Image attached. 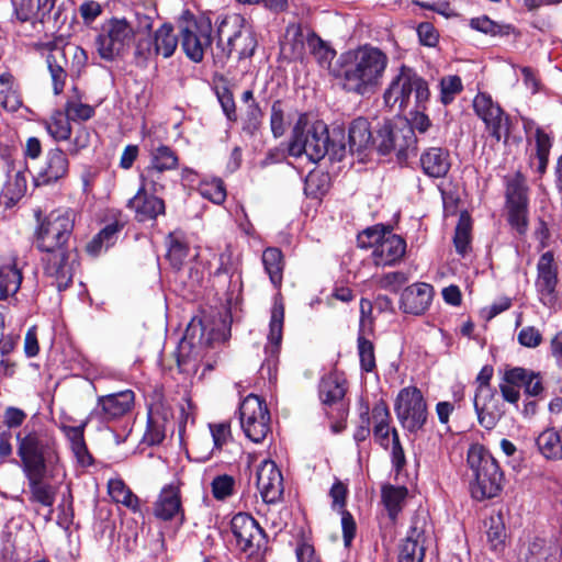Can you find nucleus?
Here are the masks:
<instances>
[{
    "mask_svg": "<svg viewBox=\"0 0 562 562\" xmlns=\"http://www.w3.org/2000/svg\"><path fill=\"white\" fill-rule=\"evenodd\" d=\"M180 44L184 54L194 63L202 61L212 43V24L207 18L184 14L179 21Z\"/></svg>",
    "mask_w": 562,
    "mask_h": 562,
    "instance_id": "obj_8",
    "label": "nucleus"
},
{
    "mask_svg": "<svg viewBox=\"0 0 562 562\" xmlns=\"http://www.w3.org/2000/svg\"><path fill=\"white\" fill-rule=\"evenodd\" d=\"M47 133L56 140H67L71 135L70 120L66 113L55 111L49 119L44 122Z\"/></svg>",
    "mask_w": 562,
    "mask_h": 562,
    "instance_id": "obj_48",
    "label": "nucleus"
},
{
    "mask_svg": "<svg viewBox=\"0 0 562 562\" xmlns=\"http://www.w3.org/2000/svg\"><path fill=\"white\" fill-rule=\"evenodd\" d=\"M432 286L418 282L407 286L401 295L400 308L406 314H424L432 300Z\"/></svg>",
    "mask_w": 562,
    "mask_h": 562,
    "instance_id": "obj_24",
    "label": "nucleus"
},
{
    "mask_svg": "<svg viewBox=\"0 0 562 562\" xmlns=\"http://www.w3.org/2000/svg\"><path fill=\"white\" fill-rule=\"evenodd\" d=\"M169 423V413L160 407L150 408L147 418V428L143 441L149 446L159 445L164 441Z\"/></svg>",
    "mask_w": 562,
    "mask_h": 562,
    "instance_id": "obj_31",
    "label": "nucleus"
},
{
    "mask_svg": "<svg viewBox=\"0 0 562 562\" xmlns=\"http://www.w3.org/2000/svg\"><path fill=\"white\" fill-rule=\"evenodd\" d=\"M135 405V393L132 390L100 395L89 419H99L104 423L121 419L132 412Z\"/></svg>",
    "mask_w": 562,
    "mask_h": 562,
    "instance_id": "obj_16",
    "label": "nucleus"
},
{
    "mask_svg": "<svg viewBox=\"0 0 562 562\" xmlns=\"http://www.w3.org/2000/svg\"><path fill=\"white\" fill-rule=\"evenodd\" d=\"M371 423L373 424V429L391 425V414L385 402L379 401L374 404L370 413Z\"/></svg>",
    "mask_w": 562,
    "mask_h": 562,
    "instance_id": "obj_61",
    "label": "nucleus"
},
{
    "mask_svg": "<svg viewBox=\"0 0 562 562\" xmlns=\"http://www.w3.org/2000/svg\"><path fill=\"white\" fill-rule=\"evenodd\" d=\"M361 248H373L372 260L376 267L394 266L406 252V241L383 225L368 227L358 236Z\"/></svg>",
    "mask_w": 562,
    "mask_h": 562,
    "instance_id": "obj_7",
    "label": "nucleus"
},
{
    "mask_svg": "<svg viewBox=\"0 0 562 562\" xmlns=\"http://www.w3.org/2000/svg\"><path fill=\"white\" fill-rule=\"evenodd\" d=\"M89 417L79 426H63L61 430L70 442V449L75 454L78 463L83 467L92 464V457L88 451L85 440V429L88 425Z\"/></svg>",
    "mask_w": 562,
    "mask_h": 562,
    "instance_id": "obj_32",
    "label": "nucleus"
},
{
    "mask_svg": "<svg viewBox=\"0 0 562 562\" xmlns=\"http://www.w3.org/2000/svg\"><path fill=\"white\" fill-rule=\"evenodd\" d=\"M390 134L393 136V143H389V148L397 151L398 155L405 154L409 148L415 146V133L408 122L384 124V135L387 136Z\"/></svg>",
    "mask_w": 562,
    "mask_h": 562,
    "instance_id": "obj_35",
    "label": "nucleus"
},
{
    "mask_svg": "<svg viewBox=\"0 0 562 562\" xmlns=\"http://www.w3.org/2000/svg\"><path fill=\"white\" fill-rule=\"evenodd\" d=\"M536 445L547 460H562V429H544L536 438Z\"/></svg>",
    "mask_w": 562,
    "mask_h": 562,
    "instance_id": "obj_36",
    "label": "nucleus"
},
{
    "mask_svg": "<svg viewBox=\"0 0 562 562\" xmlns=\"http://www.w3.org/2000/svg\"><path fill=\"white\" fill-rule=\"evenodd\" d=\"M108 493L115 503L122 504L133 513H140V499L122 479L109 480Z\"/></svg>",
    "mask_w": 562,
    "mask_h": 562,
    "instance_id": "obj_39",
    "label": "nucleus"
},
{
    "mask_svg": "<svg viewBox=\"0 0 562 562\" xmlns=\"http://www.w3.org/2000/svg\"><path fill=\"white\" fill-rule=\"evenodd\" d=\"M179 38L173 32L171 24H162L154 33V53L169 58L177 49Z\"/></svg>",
    "mask_w": 562,
    "mask_h": 562,
    "instance_id": "obj_43",
    "label": "nucleus"
},
{
    "mask_svg": "<svg viewBox=\"0 0 562 562\" xmlns=\"http://www.w3.org/2000/svg\"><path fill=\"white\" fill-rule=\"evenodd\" d=\"M25 419L26 413L24 411L14 406H9L3 413L4 429H9L11 431L12 429L22 426Z\"/></svg>",
    "mask_w": 562,
    "mask_h": 562,
    "instance_id": "obj_63",
    "label": "nucleus"
},
{
    "mask_svg": "<svg viewBox=\"0 0 562 562\" xmlns=\"http://www.w3.org/2000/svg\"><path fill=\"white\" fill-rule=\"evenodd\" d=\"M473 406L479 424L485 429H493L503 415L502 404L494 387L475 390Z\"/></svg>",
    "mask_w": 562,
    "mask_h": 562,
    "instance_id": "obj_21",
    "label": "nucleus"
},
{
    "mask_svg": "<svg viewBox=\"0 0 562 562\" xmlns=\"http://www.w3.org/2000/svg\"><path fill=\"white\" fill-rule=\"evenodd\" d=\"M211 487L214 498L217 501H224L233 495L235 488V480L233 476L227 474L217 475L213 479Z\"/></svg>",
    "mask_w": 562,
    "mask_h": 562,
    "instance_id": "obj_58",
    "label": "nucleus"
},
{
    "mask_svg": "<svg viewBox=\"0 0 562 562\" xmlns=\"http://www.w3.org/2000/svg\"><path fill=\"white\" fill-rule=\"evenodd\" d=\"M463 90V83L459 76L448 75L439 80V99L443 105L452 103Z\"/></svg>",
    "mask_w": 562,
    "mask_h": 562,
    "instance_id": "obj_50",
    "label": "nucleus"
},
{
    "mask_svg": "<svg viewBox=\"0 0 562 562\" xmlns=\"http://www.w3.org/2000/svg\"><path fill=\"white\" fill-rule=\"evenodd\" d=\"M468 464L472 498L481 502L496 497L503 488L504 475L493 456L482 446H472L468 452Z\"/></svg>",
    "mask_w": 562,
    "mask_h": 562,
    "instance_id": "obj_5",
    "label": "nucleus"
},
{
    "mask_svg": "<svg viewBox=\"0 0 562 562\" xmlns=\"http://www.w3.org/2000/svg\"><path fill=\"white\" fill-rule=\"evenodd\" d=\"M123 225L115 222L106 225L91 241L87 244V251L91 256H98L103 249H108L115 244L117 235Z\"/></svg>",
    "mask_w": 562,
    "mask_h": 562,
    "instance_id": "obj_46",
    "label": "nucleus"
},
{
    "mask_svg": "<svg viewBox=\"0 0 562 562\" xmlns=\"http://www.w3.org/2000/svg\"><path fill=\"white\" fill-rule=\"evenodd\" d=\"M214 448L221 450L227 442L232 440L229 423H220L210 425Z\"/></svg>",
    "mask_w": 562,
    "mask_h": 562,
    "instance_id": "obj_62",
    "label": "nucleus"
},
{
    "mask_svg": "<svg viewBox=\"0 0 562 562\" xmlns=\"http://www.w3.org/2000/svg\"><path fill=\"white\" fill-rule=\"evenodd\" d=\"M394 411L401 426L412 434L422 430L428 418L426 400L416 386H407L400 391Z\"/></svg>",
    "mask_w": 562,
    "mask_h": 562,
    "instance_id": "obj_12",
    "label": "nucleus"
},
{
    "mask_svg": "<svg viewBox=\"0 0 562 562\" xmlns=\"http://www.w3.org/2000/svg\"><path fill=\"white\" fill-rule=\"evenodd\" d=\"M406 496L407 488L404 486L386 485L382 488V501L392 519H395L401 512Z\"/></svg>",
    "mask_w": 562,
    "mask_h": 562,
    "instance_id": "obj_49",
    "label": "nucleus"
},
{
    "mask_svg": "<svg viewBox=\"0 0 562 562\" xmlns=\"http://www.w3.org/2000/svg\"><path fill=\"white\" fill-rule=\"evenodd\" d=\"M134 29L126 19L112 18L105 21L95 38V48L104 60H113L123 54L134 38Z\"/></svg>",
    "mask_w": 562,
    "mask_h": 562,
    "instance_id": "obj_10",
    "label": "nucleus"
},
{
    "mask_svg": "<svg viewBox=\"0 0 562 562\" xmlns=\"http://www.w3.org/2000/svg\"><path fill=\"white\" fill-rule=\"evenodd\" d=\"M283 319H284V306L282 303H274L271 311V319L269 324V346L266 347L267 351L274 353L279 350V347L282 341V330H283Z\"/></svg>",
    "mask_w": 562,
    "mask_h": 562,
    "instance_id": "obj_47",
    "label": "nucleus"
},
{
    "mask_svg": "<svg viewBox=\"0 0 562 562\" xmlns=\"http://www.w3.org/2000/svg\"><path fill=\"white\" fill-rule=\"evenodd\" d=\"M167 259L179 269L189 255V245L181 231L171 232L167 237Z\"/></svg>",
    "mask_w": 562,
    "mask_h": 562,
    "instance_id": "obj_44",
    "label": "nucleus"
},
{
    "mask_svg": "<svg viewBox=\"0 0 562 562\" xmlns=\"http://www.w3.org/2000/svg\"><path fill=\"white\" fill-rule=\"evenodd\" d=\"M412 94L415 108L426 109L430 99L428 82L413 68L402 65L384 90L383 101L389 108L397 105L401 111H405L409 106Z\"/></svg>",
    "mask_w": 562,
    "mask_h": 562,
    "instance_id": "obj_6",
    "label": "nucleus"
},
{
    "mask_svg": "<svg viewBox=\"0 0 562 562\" xmlns=\"http://www.w3.org/2000/svg\"><path fill=\"white\" fill-rule=\"evenodd\" d=\"M149 165L164 171L176 170L179 167V156L165 144L151 142L148 148Z\"/></svg>",
    "mask_w": 562,
    "mask_h": 562,
    "instance_id": "obj_40",
    "label": "nucleus"
},
{
    "mask_svg": "<svg viewBox=\"0 0 562 562\" xmlns=\"http://www.w3.org/2000/svg\"><path fill=\"white\" fill-rule=\"evenodd\" d=\"M295 554L297 562H321L315 553L314 546L306 538L300 539L297 542Z\"/></svg>",
    "mask_w": 562,
    "mask_h": 562,
    "instance_id": "obj_64",
    "label": "nucleus"
},
{
    "mask_svg": "<svg viewBox=\"0 0 562 562\" xmlns=\"http://www.w3.org/2000/svg\"><path fill=\"white\" fill-rule=\"evenodd\" d=\"M18 456L22 471L35 502L53 506L55 490L46 480H53L61 472L57 443L47 432L30 429L27 426L16 434Z\"/></svg>",
    "mask_w": 562,
    "mask_h": 562,
    "instance_id": "obj_1",
    "label": "nucleus"
},
{
    "mask_svg": "<svg viewBox=\"0 0 562 562\" xmlns=\"http://www.w3.org/2000/svg\"><path fill=\"white\" fill-rule=\"evenodd\" d=\"M0 105L11 112L20 109L22 100L14 85V78L9 72L0 75Z\"/></svg>",
    "mask_w": 562,
    "mask_h": 562,
    "instance_id": "obj_45",
    "label": "nucleus"
},
{
    "mask_svg": "<svg viewBox=\"0 0 562 562\" xmlns=\"http://www.w3.org/2000/svg\"><path fill=\"white\" fill-rule=\"evenodd\" d=\"M289 122L285 117L283 103L280 100L273 102L271 106L270 126L274 137H281L284 135L288 128Z\"/></svg>",
    "mask_w": 562,
    "mask_h": 562,
    "instance_id": "obj_57",
    "label": "nucleus"
},
{
    "mask_svg": "<svg viewBox=\"0 0 562 562\" xmlns=\"http://www.w3.org/2000/svg\"><path fill=\"white\" fill-rule=\"evenodd\" d=\"M256 485L266 503H274L283 493V477L277 464L271 460L260 463L256 472Z\"/></svg>",
    "mask_w": 562,
    "mask_h": 562,
    "instance_id": "obj_20",
    "label": "nucleus"
},
{
    "mask_svg": "<svg viewBox=\"0 0 562 562\" xmlns=\"http://www.w3.org/2000/svg\"><path fill=\"white\" fill-rule=\"evenodd\" d=\"M336 137L342 138L340 131H333L329 136L327 125L322 121L308 122L306 114H300L292 133L289 151L292 156L305 155L311 161L317 162L326 155L333 160H341L347 151L344 143H336Z\"/></svg>",
    "mask_w": 562,
    "mask_h": 562,
    "instance_id": "obj_4",
    "label": "nucleus"
},
{
    "mask_svg": "<svg viewBox=\"0 0 562 562\" xmlns=\"http://www.w3.org/2000/svg\"><path fill=\"white\" fill-rule=\"evenodd\" d=\"M154 514L161 520L178 519L184 520L179 487L175 485L165 486L154 506Z\"/></svg>",
    "mask_w": 562,
    "mask_h": 562,
    "instance_id": "obj_25",
    "label": "nucleus"
},
{
    "mask_svg": "<svg viewBox=\"0 0 562 562\" xmlns=\"http://www.w3.org/2000/svg\"><path fill=\"white\" fill-rule=\"evenodd\" d=\"M236 548L248 559H257L265 548L266 537L258 521L249 514L238 513L231 520Z\"/></svg>",
    "mask_w": 562,
    "mask_h": 562,
    "instance_id": "obj_13",
    "label": "nucleus"
},
{
    "mask_svg": "<svg viewBox=\"0 0 562 562\" xmlns=\"http://www.w3.org/2000/svg\"><path fill=\"white\" fill-rule=\"evenodd\" d=\"M74 225L75 214L71 210H55L42 221L36 231V247L45 254V272L55 279L59 291L72 282L75 255L69 240Z\"/></svg>",
    "mask_w": 562,
    "mask_h": 562,
    "instance_id": "obj_2",
    "label": "nucleus"
},
{
    "mask_svg": "<svg viewBox=\"0 0 562 562\" xmlns=\"http://www.w3.org/2000/svg\"><path fill=\"white\" fill-rule=\"evenodd\" d=\"M561 554L562 549L557 542L536 538L529 543L520 562H559Z\"/></svg>",
    "mask_w": 562,
    "mask_h": 562,
    "instance_id": "obj_29",
    "label": "nucleus"
},
{
    "mask_svg": "<svg viewBox=\"0 0 562 562\" xmlns=\"http://www.w3.org/2000/svg\"><path fill=\"white\" fill-rule=\"evenodd\" d=\"M475 114L484 122L485 130L497 143L508 139L510 133L509 116L486 92H479L473 99Z\"/></svg>",
    "mask_w": 562,
    "mask_h": 562,
    "instance_id": "obj_14",
    "label": "nucleus"
},
{
    "mask_svg": "<svg viewBox=\"0 0 562 562\" xmlns=\"http://www.w3.org/2000/svg\"><path fill=\"white\" fill-rule=\"evenodd\" d=\"M498 389L502 398L515 406L520 400V387L530 396H539L543 392L540 373L522 367H505L501 372Z\"/></svg>",
    "mask_w": 562,
    "mask_h": 562,
    "instance_id": "obj_9",
    "label": "nucleus"
},
{
    "mask_svg": "<svg viewBox=\"0 0 562 562\" xmlns=\"http://www.w3.org/2000/svg\"><path fill=\"white\" fill-rule=\"evenodd\" d=\"M373 144L370 123L363 117L353 120L348 131V150L351 154L362 153Z\"/></svg>",
    "mask_w": 562,
    "mask_h": 562,
    "instance_id": "obj_33",
    "label": "nucleus"
},
{
    "mask_svg": "<svg viewBox=\"0 0 562 562\" xmlns=\"http://www.w3.org/2000/svg\"><path fill=\"white\" fill-rule=\"evenodd\" d=\"M47 68L50 75L54 94L58 95L64 91L68 77V59L65 48L54 45L46 57Z\"/></svg>",
    "mask_w": 562,
    "mask_h": 562,
    "instance_id": "obj_26",
    "label": "nucleus"
},
{
    "mask_svg": "<svg viewBox=\"0 0 562 562\" xmlns=\"http://www.w3.org/2000/svg\"><path fill=\"white\" fill-rule=\"evenodd\" d=\"M199 192L204 199L215 204H222L226 199L224 182L218 178L202 181L199 186Z\"/></svg>",
    "mask_w": 562,
    "mask_h": 562,
    "instance_id": "obj_53",
    "label": "nucleus"
},
{
    "mask_svg": "<svg viewBox=\"0 0 562 562\" xmlns=\"http://www.w3.org/2000/svg\"><path fill=\"white\" fill-rule=\"evenodd\" d=\"M56 0H18L14 11L21 22H41L53 29L60 24L61 9L55 10Z\"/></svg>",
    "mask_w": 562,
    "mask_h": 562,
    "instance_id": "obj_18",
    "label": "nucleus"
},
{
    "mask_svg": "<svg viewBox=\"0 0 562 562\" xmlns=\"http://www.w3.org/2000/svg\"><path fill=\"white\" fill-rule=\"evenodd\" d=\"M200 356V348L194 346L192 339L189 337V330H187V334L180 340L176 351V361L179 371L181 373H195Z\"/></svg>",
    "mask_w": 562,
    "mask_h": 562,
    "instance_id": "obj_34",
    "label": "nucleus"
},
{
    "mask_svg": "<svg viewBox=\"0 0 562 562\" xmlns=\"http://www.w3.org/2000/svg\"><path fill=\"white\" fill-rule=\"evenodd\" d=\"M517 341L526 348H537L543 341L542 333L536 326H525L517 334Z\"/></svg>",
    "mask_w": 562,
    "mask_h": 562,
    "instance_id": "obj_60",
    "label": "nucleus"
},
{
    "mask_svg": "<svg viewBox=\"0 0 562 562\" xmlns=\"http://www.w3.org/2000/svg\"><path fill=\"white\" fill-rule=\"evenodd\" d=\"M346 390V380L338 373H329L319 383V398L323 404L333 405L344 398Z\"/></svg>",
    "mask_w": 562,
    "mask_h": 562,
    "instance_id": "obj_37",
    "label": "nucleus"
},
{
    "mask_svg": "<svg viewBox=\"0 0 562 562\" xmlns=\"http://www.w3.org/2000/svg\"><path fill=\"white\" fill-rule=\"evenodd\" d=\"M65 113L70 121H88L94 115V108L78 100H68L65 104Z\"/></svg>",
    "mask_w": 562,
    "mask_h": 562,
    "instance_id": "obj_56",
    "label": "nucleus"
},
{
    "mask_svg": "<svg viewBox=\"0 0 562 562\" xmlns=\"http://www.w3.org/2000/svg\"><path fill=\"white\" fill-rule=\"evenodd\" d=\"M69 161L60 148L49 149L44 165L34 176L36 187L47 186L59 181L68 173Z\"/></svg>",
    "mask_w": 562,
    "mask_h": 562,
    "instance_id": "obj_23",
    "label": "nucleus"
},
{
    "mask_svg": "<svg viewBox=\"0 0 562 562\" xmlns=\"http://www.w3.org/2000/svg\"><path fill=\"white\" fill-rule=\"evenodd\" d=\"M407 281L408 277L406 273L402 271H393L378 278L376 284L381 289L396 293Z\"/></svg>",
    "mask_w": 562,
    "mask_h": 562,
    "instance_id": "obj_59",
    "label": "nucleus"
},
{
    "mask_svg": "<svg viewBox=\"0 0 562 562\" xmlns=\"http://www.w3.org/2000/svg\"><path fill=\"white\" fill-rule=\"evenodd\" d=\"M505 199L507 220L513 229L524 235L528 228V186L520 172L505 178Z\"/></svg>",
    "mask_w": 562,
    "mask_h": 562,
    "instance_id": "obj_11",
    "label": "nucleus"
},
{
    "mask_svg": "<svg viewBox=\"0 0 562 562\" xmlns=\"http://www.w3.org/2000/svg\"><path fill=\"white\" fill-rule=\"evenodd\" d=\"M27 180L25 171L11 169L0 193V204L5 207L15 205L25 194Z\"/></svg>",
    "mask_w": 562,
    "mask_h": 562,
    "instance_id": "obj_28",
    "label": "nucleus"
},
{
    "mask_svg": "<svg viewBox=\"0 0 562 562\" xmlns=\"http://www.w3.org/2000/svg\"><path fill=\"white\" fill-rule=\"evenodd\" d=\"M470 25L472 29L492 36L508 35L514 30L512 25L498 24L486 15L472 19Z\"/></svg>",
    "mask_w": 562,
    "mask_h": 562,
    "instance_id": "obj_54",
    "label": "nucleus"
},
{
    "mask_svg": "<svg viewBox=\"0 0 562 562\" xmlns=\"http://www.w3.org/2000/svg\"><path fill=\"white\" fill-rule=\"evenodd\" d=\"M420 166L428 177L442 178L451 167L449 151L441 147L428 148L420 156Z\"/></svg>",
    "mask_w": 562,
    "mask_h": 562,
    "instance_id": "obj_27",
    "label": "nucleus"
},
{
    "mask_svg": "<svg viewBox=\"0 0 562 562\" xmlns=\"http://www.w3.org/2000/svg\"><path fill=\"white\" fill-rule=\"evenodd\" d=\"M22 272L18 267L15 259L0 266V300H5L14 295L22 283Z\"/></svg>",
    "mask_w": 562,
    "mask_h": 562,
    "instance_id": "obj_38",
    "label": "nucleus"
},
{
    "mask_svg": "<svg viewBox=\"0 0 562 562\" xmlns=\"http://www.w3.org/2000/svg\"><path fill=\"white\" fill-rule=\"evenodd\" d=\"M145 188H138L136 194L127 202V207L135 214L137 222L155 221L165 214V201Z\"/></svg>",
    "mask_w": 562,
    "mask_h": 562,
    "instance_id": "obj_22",
    "label": "nucleus"
},
{
    "mask_svg": "<svg viewBox=\"0 0 562 562\" xmlns=\"http://www.w3.org/2000/svg\"><path fill=\"white\" fill-rule=\"evenodd\" d=\"M358 355L361 369L366 372H372L375 369L374 346L362 335L358 337Z\"/></svg>",
    "mask_w": 562,
    "mask_h": 562,
    "instance_id": "obj_55",
    "label": "nucleus"
},
{
    "mask_svg": "<svg viewBox=\"0 0 562 562\" xmlns=\"http://www.w3.org/2000/svg\"><path fill=\"white\" fill-rule=\"evenodd\" d=\"M165 172L156 167L148 165L140 175V187L153 193H158L165 189Z\"/></svg>",
    "mask_w": 562,
    "mask_h": 562,
    "instance_id": "obj_52",
    "label": "nucleus"
},
{
    "mask_svg": "<svg viewBox=\"0 0 562 562\" xmlns=\"http://www.w3.org/2000/svg\"><path fill=\"white\" fill-rule=\"evenodd\" d=\"M471 220L462 214L456 227L453 244L458 254L464 256L471 247Z\"/></svg>",
    "mask_w": 562,
    "mask_h": 562,
    "instance_id": "obj_51",
    "label": "nucleus"
},
{
    "mask_svg": "<svg viewBox=\"0 0 562 562\" xmlns=\"http://www.w3.org/2000/svg\"><path fill=\"white\" fill-rule=\"evenodd\" d=\"M256 46L257 41L252 33L248 30H239L227 37L226 56L235 53L239 59L247 58L254 55Z\"/></svg>",
    "mask_w": 562,
    "mask_h": 562,
    "instance_id": "obj_41",
    "label": "nucleus"
},
{
    "mask_svg": "<svg viewBox=\"0 0 562 562\" xmlns=\"http://www.w3.org/2000/svg\"><path fill=\"white\" fill-rule=\"evenodd\" d=\"M486 543L495 552H502L506 546L507 532L505 518L501 512L491 514L483 521Z\"/></svg>",
    "mask_w": 562,
    "mask_h": 562,
    "instance_id": "obj_30",
    "label": "nucleus"
},
{
    "mask_svg": "<svg viewBox=\"0 0 562 562\" xmlns=\"http://www.w3.org/2000/svg\"><path fill=\"white\" fill-rule=\"evenodd\" d=\"M387 66L385 52L364 44L340 54L331 74L344 91L366 97L382 87Z\"/></svg>",
    "mask_w": 562,
    "mask_h": 562,
    "instance_id": "obj_3",
    "label": "nucleus"
},
{
    "mask_svg": "<svg viewBox=\"0 0 562 562\" xmlns=\"http://www.w3.org/2000/svg\"><path fill=\"white\" fill-rule=\"evenodd\" d=\"M426 516L415 515L398 546V562H423L426 552Z\"/></svg>",
    "mask_w": 562,
    "mask_h": 562,
    "instance_id": "obj_19",
    "label": "nucleus"
},
{
    "mask_svg": "<svg viewBox=\"0 0 562 562\" xmlns=\"http://www.w3.org/2000/svg\"><path fill=\"white\" fill-rule=\"evenodd\" d=\"M558 265L552 251L543 252L537 262L535 288L539 301L547 307L558 302Z\"/></svg>",
    "mask_w": 562,
    "mask_h": 562,
    "instance_id": "obj_17",
    "label": "nucleus"
},
{
    "mask_svg": "<svg viewBox=\"0 0 562 562\" xmlns=\"http://www.w3.org/2000/svg\"><path fill=\"white\" fill-rule=\"evenodd\" d=\"M239 419L247 438L261 442L270 431V414L263 401L248 395L239 406Z\"/></svg>",
    "mask_w": 562,
    "mask_h": 562,
    "instance_id": "obj_15",
    "label": "nucleus"
},
{
    "mask_svg": "<svg viewBox=\"0 0 562 562\" xmlns=\"http://www.w3.org/2000/svg\"><path fill=\"white\" fill-rule=\"evenodd\" d=\"M262 265L274 288L279 289L283 278V255L277 247H268L262 252Z\"/></svg>",
    "mask_w": 562,
    "mask_h": 562,
    "instance_id": "obj_42",
    "label": "nucleus"
}]
</instances>
